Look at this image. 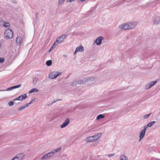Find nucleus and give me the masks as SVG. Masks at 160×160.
<instances>
[{
    "label": "nucleus",
    "mask_w": 160,
    "mask_h": 160,
    "mask_svg": "<svg viewBox=\"0 0 160 160\" xmlns=\"http://www.w3.org/2000/svg\"><path fill=\"white\" fill-rule=\"evenodd\" d=\"M2 22L3 23V26L6 28L10 26V23L8 22H6L4 21L2 22Z\"/></svg>",
    "instance_id": "nucleus-20"
},
{
    "label": "nucleus",
    "mask_w": 160,
    "mask_h": 160,
    "mask_svg": "<svg viewBox=\"0 0 160 160\" xmlns=\"http://www.w3.org/2000/svg\"><path fill=\"white\" fill-rule=\"evenodd\" d=\"M65 0H59L58 1V4L60 5L63 3Z\"/></svg>",
    "instance_id": "nucleus-32"
},
{
    "label": "nucleus",
    "mask_w": 160,
    "mask_h": 160,
    "mask_svg": "<svg viewBox=\"0 0 160 160\" xmlns=\"http://www.w3.org/2000/svg\"><path fill=\"white\" fill-rule=\"evenodd\" d=\"M75 0H67V2H71L75 1Z\"/></svg>",
    "instance_id": "nucleus-37"
},
{
    "label": "nucleus",
    "mask_w": 160,
    "mask_h": 160,
    "mask_svg": "<svg viewBox=\"0 0 160 160\" xmlns=\"http://www.w3.org/2000/svg\"><path fill=\"white\" fill-rule=\"evenodd\" d=\"M28 107V105L26 104H25L24 106H22L19 107L18 108V110L19 111H21L22 110L24 109L25 108H27Z\"/></svg>",
    "instance_id": "nucleus-22"
},
{
    "label": "nucleus",
    "mask_w": 160,
    "mask_h": 160,
    "mask_svg": "<svg viewBox=\"0 0 160 160\" xmlns=\"http://www.w3.org/2000/svg\"><path fill=\"white\" fill-rule=\"evenodd\" d=\"M120 160H128V158L124 154H123L121 156Z\"/></svg>",
    "instance_id": "nucleus-18"
},
{
    "label": "nucleus",
    "mask_w": 160,
    "mask_h": 160,
    "mask_svg": "<svg viewBox=\"0 0 160 160\" xmlns=\"http://www.w3.org/2000/svg\"><path fill=\"white\" fill-rule=\"evenodd\" d=\"M94 78L93 77H87L84 78L83 80H80L78 81V85L83 84L86 82H90L91 81H93Z\"/></svg>",
    "instance_id": "nucleus-1"
},
{
    "label": "nucleus",
    "mask_w": 160,
    "mask_h": 160,
    "mask_svg": "<svg viewBox=\"0 0 160 160\" xmlns=\"http://www.w3.org/2000/svg\"><path fill=\"white\" fill-rule=\"evenodd\" d=\"M22 42V39L20 37H18L16 39V42L18 45H20Z\"/></svg>",
    "instance_id": "nucleus-15"
},
{
    "label": "nucleus",
    "mask_w": 160,
    "mask_h": 160,
    "mask_svg": "<svg viewBox=\"0 0 160 160\" xmlns=\"http://www.w3.org/2000/svg\"><path fill=\"white\" fill-rule=\"evenodd\" d=\"M78 52V51H76V49L75 52L74 53V54L75 55L76 54L77 52Z\"/></svg>",
    "instance_id": "nucleus-39"
},
{
    "label": "nucleus",
    "mask_w": 160,
    "mask_h": 160,
    "mask_svg": "<svg viewBox=\"0 0 160 160\" xmlns=\"http://www.w3.org/2000/svg\"><path fill=\"white\" fill-rule=\"evenodd\" d=\"M14 104V102L13 101H10L8 103V105L10 106H12Z\"/></svg>",
    "instance_id": "nucleus-33"
},
{
    "label": "nucleus",
    "mask_w": 160,
    "mask_h": 160,
    "mask_svg": "<svg viewBox=\"0 0 160 160\" xmlns=\"http://www.w3.org/2000/svg\"><path fill=\"white\" fill-rule=\"evenodd\" d=\"M155 121H153L149 123L147 125L144 126H146L147 128L148 127H151L155 123Z\"/></svg>",
    "instance_id": "nucleus-19"
},
{
    "label": "nucleus",
    "mask_w": 160,
    "mask_h": 160,
    "mask_svg": "<svg viewBox=\"0 0 160 160\" xmlns=\"http://www.w3.org/2000/svg\"><path fill=\"white\" fill-rule=\"evenodd\" d=\"M52 49H53V48H50V51H51Z\"/></svg>",
    "instance_id": "nucleus-44"
},
{
    "label": "nucleus",
    "mask_w": 160,
    "mask_h": 160,
    "mask_svg": "<svg viewBox=\"0 0 160 160\" xmlns=\"http://www.w3.org/2000/svg\"><path fill=\"white\" fill-rule=\"evenodd\" d=\"M57 101V100L54 101L53 102H52V103H54L56 102Z\"/></svg>",
    "instance_id": "nucleus-41"
},
{
    "label": "nucleus",
    "mask_w": 160,
    "mask_h": 160,
    "mask_svg": "<svg viewBox=\"0 0 160 160\" xmlns=\"http://www.w3.org/2000/svg\"><path fill=\"white\" fill-rule=\"evenodd\" d=\"M76 51L78 52H82L84 51V48L83 46L82 45H81L80 46H79V47H78L76 49Z\"/></svg>",
    "instance_id": "nucleus-17"
},
{
    "label": "nucleus",
    "mask_w": 160,
    "mask_h": 160,
    "mask_svg": "<svg viewBox=\"0 0 160 160\" xmlns=\"http://www.w3.org/2000/svg\"><path fill=\"white\" fill-rule=\"evenodd\" d=\"M159 1V0H158V1H157L158 2V1Z\"/></svg>",
    "instance_id": "nucleus-45"
},
{
    "label": "nucleus",
    "mask_w": 160,
    "mask_h": 160,
    "mask_svg": "<svg viewBox=\"0 0 160 160\" xmlns=\"http://www.w3.org/2000/svg\"><path fill=\"white\" fill-rule=\"evenodd\" d=\"M98 143V142H97L96 143Z\"/></svg>",
    "instance_id": "nucleus-46"
},
{
    "label": "nucleus",
    "mask_w": 160,
    "mask_h": 160,
    "mask_svg": "<svg viewBox=\"0 0 160 160\" xmlns=\"http://www.w3.org/2000/svg\"><path fill=\"white\" fill-rule=\"evenodd\" d=\"M38 78H33V84L34 85L36 84L38 81Z\"/></svg>",
    "instance_id": "nucleus-23"
},
{
    "label": "nucleus",
    "mask_w": 160,
    "mask_h": 160,
    "mask_svg": "<svg viewBox=\"0 0 160 160\" xmlns=\"http://www.w3.org/2000/svg\"><path fill=\"white\" fill-rule=\"evenodd\" d=\"M102 135V133H99L98 134H95V135L96 136V137L97 138H98V139L101 137Z\"/></svg>",
    "instance_id": "nucleus-31"
},
{
    "label": "nucleus",
    "mask_w": 160,
    "mask_h": 160,
    "mask_svg": "<svg viewBox=\"0 0 160 160\" xmlns=\"http://www.w3.org/2000/svg\"><path fill=\"white\" fill-rule=\"evenodd\" d=\"M151 112L149 114H146L143 116V118L144 119H147L151 115Z\"/></svg>",
    "instance_id": "nucleus-27"
},
{
    "label": "nucleus",
    "mask_w": 160,
    "mask_h": 160,
    "mask_svg": "<svg viewBox=\"0 0 160 160\" xmlns=\"http://www.w3.org/2000/svg\"><path fill=\"white\" fill-rule=\"evenodd\" d=\"M4 35L9 39L12 38L13 36V33L12 31L10 29H7L4 32Z\"/></svg>",
    "instance_id": "nucleus-2"
},
{
    "label": "nucleus",
    "mask_w": 160,
    "mask_h": 160,
    "mask_svg": "<svg viewBox=\"0 0 160 160\" xmlns=\"http://www.w3.org/2000/svg\"><path fill=\"white\" fill-rule=\"evenodd\" d=\"M160 17H156L154 19L153 22L156 24H158L159 23Z\"/></svg>",
    "instance_id": "nucleus-16"
},
{
    "label": "nucleus",
    "mask_w": 160,
    "mask_h": 160,
    "mask_svg": "<svg viewBox=\"0 0 160 160\" xmlns=\"http://www.w3.org/2000/svg\"><path fill=\"white\" fill-rule=\"evenodd\" d=\"M62 73L60 72H56L53 73L52 72L50 73L49 75V77L51 79H53L54 78H56L58 77Z\"/></svg>",
    "instance_id": "nucleus-4"
},
{
    "label": "nucleus",
    "mask_w": 160,
    "mask_h": 160,
    "mask_svg": "<svg viewBox=\"0 0 160 160\" xmlns=\"http://www.w3.org/2000/svg\"><path fill=\"white\" fill-rule=\"evenodd\" d=\"M21 86V84H19V85H18L13 86L10 87L9 88H8L6 90H4V91H11L14 89H15L16 88H20Z\"/></svg>",
    "instance_id": "nucleus-14"
},
{
    "label": "nucleus",
    "mask_w": 160,
    "mask_h": 160,
    "mask_svg": "<svg viewBox=\"0 0 160 160\" xmlns=\"http://www.w3.org/2000/svg\"><path fill=\"white\" fill-rule=\"evenodd\" d=\"M119 28L125 30L129 29V28L128 23H124L122 24L119 27Z\"/></svg>",
    "instance_id": "nucleus-13"
},
{
    "label": "nucleus",
    "mask_w": 160,
    "mask_h": 160,
    "mask_svg": "<svg viewBox=\"0 0 160 160\" xmlns=\"http://www.w3.org/2000/svg\"><path fill=\"white\" fill-rule=\"evenodd\" d=\"M103 39L104 38L103 37L99 36L95 40L94 43H95L98 45H100L101 44L102 41Z\"/></svg>",
    "instance_id": "nucleus-9"
},
{
    "label": "nucleus",
    "mask_w": 160,
    "mask_h": 160,
    "mask_svg": "<svg viewBox=\"0 0 160 160\" xmlns=\"http://www.w3.org/2000/svg\"><path fill=\"white\" fill-rule=\"evenodd\" d=\"M66 36L65 34L62 35L61 36L57 38V40L54 42V44H58L61 42L66 38Z\"/></svg>",
    "instance_id": "nucleus-3"
},
{
    "label": "nucleus",
    "mask_w": 160,
    "mask_h": 160,
    "mask_svg": "<svg viewBox=\"0 0 160 160\" xmlns=\"http://www.w3.org/2000/svg\"><path fill=\"white\" fill-rule=\"evenodd\" d=\"M52 64V60H49L46 61V64L48 66H50Z\"/></svg>",
    "instance_id": "nucleus-26"
},
{
    "label": "nucleus",
    "mask_w": 160,
    "mask_h": 160,
    "mask_svg": "<svg viewBox=\"0 0 160 160\" xmlns=\"http://www.w3.org/2000/svg\"><path fill=\"white\" fill-rule=\"evenodd\" d=\"M53 104V103L52 102V103H49V104H48V106H50L52 104Z\"/></svg>",
    "instance_id": "nucleus-40"
},
{
    "label": "nucleus",
    "mask_w": 160,
    "mask_h": 160,
    "mask_svg": "<svg viewBox=\"0 0 160 160\" xmlns=\"http://www.w3.org/2000/svg\"><path fill=\"white\" fill-rule=\"evenodd\" d=\"M38 89L36 88H33L31 90L29 91L30 93H32L33 92H38Z\"/></svg>",
    "instance_id": "nucleus-25"
},
{
    "label": "nucleus",
    "mask_w": 160,
    "mask_h": 160,
    "mask_svg": "<svg viewBox=\"0 0 160 160\" xmlns=\"http://www.w3.org/2000/svg\"><path fill=\"white\" fill-rule=\"evenodd\" d=\"M147 128V127L146 126H144L143 129L140 132L139 134L140 140H139V141H140L144 137Z\"/></svg>",
    "instance_id": "nucleus-7"
},
{
    "label": "nucleus",
    "mask_w": 160,
    "mask_h": 160,
    "mask_svg": "<svg viewBox=\"0 0 160 160\" xmlns=\"http://www.w3.org/2000/svg\"><path fill=\"white\" fill-rule=\"evenodd\" d=\"M61 148L60 147L58 148L55 149L53 150L51 152L48 153L47 154L48 157H50L54 155V154L58 152L59 151L61 150Z\"/></svg>",
    "instance_id": "nucleus-5"
},
{
    "label": "nucleus",
    "mask_w": 160,
    "mask_h": 160,
    "mask_svg": "<svg viewBox=\"0 0 160 160\" xmlns=\"http://www.w3.org/2000/svg\"><path fill=\"white\" fill-rule=\"evenodd\" d=\"M128 23L129 28V29L134 28L137 25V22H132Z\"/></svg>",
    "instance_id": "nucleus-12"
},
{
    "label": "nucleus",
    "mask_w": 160,
    "mask_h": 160,
    "mask_svg": "<svg viewBox=\"0 0 160 160\" xmlns=\"http://www.w3.org/2000/svg\"><path fill=\"white\" fill-rule=\"evenodd\" d=\"M70 122V120L69 118H66L61 125V128H62L65 127Z\"/></svg>",
    "instance_id": "nucleus-10"
},
{
    "label": "nucleus",
    "mask_w": 160,
    "mask_h": 160,
    "mask_svg": "<svg viewBox=\"0 0 160 160\" xmlns=\"http://www.w3.org/2000/svg\"><path fill=\"white\" fill-rule=\"evenodd\" d=\"M78 81H75L72 82L71 84V85L72 86H76L78 85Z\"/></svg>",
    "instance_id": "nucleus-24"
},
{
    "label": "nucleus",
    "mask_w": 160,
    "mask_h": 160,
    "mask_svg": "<svg viewBox=\"0 0 160 160\" xmlns=\"http://www.w3.org/2000/svg\"><path fill=\"white\" fill-rule=\"evenodd\" d=\"M157 81H152L150 82L149 83L152 87L153 85L156 84L157 83Z\"/></svg>",
    "instance_id": "nucleus-29"
},
{
    "label": "nucleus",
    "mask_w": 160,
    "mask_h": 160,
    "mask_svg": "<svg viewBox=\"0 0 160 160\" xmlns=\"http://www.w3.org/2000/svg\"><path fill=\"white\" fill-rule=\"evenodd\" d=\"M64 57H67V55H64Z\"/></svg>",
    "instance_id": "nucleus-43"
},
{
    "label": "nucleus",
    "mask_w": 160,
    "mask_h": 160,
    "mask_svg": "<svg viewBox=\"0 0 160 160\" xmlns=\"http://www.w3.org/2000/svg\"><path fill=\"white\" fill-rule=\"evenodd\" d=\"M4 61V58H0V62L1 63H2Z\"/></svg>",
    "instance_id": "nucleus-34"
},
{
    "label": "nucleus",
    "mask_w": 160,
    "mask_h": 160,
    "mask_svg": "<svg viewBox=\"0 0 160 160\" xmlns=\"http://www.w3.org/2000/svg\"><path fill=\"white\" fill-rule=\"evenodd\" d=\"M98 139V138H97L96 136L95 135L88 137L86 140V141L87 142H93L95 141Z\"/></svg>",
    "instance_id": "nucleus-6"
},
{
    "label": "nucleus",
    "mask_w": 160,
    "mask_h": 160,
    "mask_svg": "<svg viewBox=\"0 0 160 160\" xmlns=\"http://www.w3.org/2000/svg\"><path fill=\"white\" fill-rule=\"evenodd\" d=\"M151 87H152V86L151 85V84H150L149 83H148L145 86V89H149Z\"/></svg>",
    "instance_id": "nucleus-28"
},
{
    "label": "nucleus",
    "mask_w": 160,
    "mask_h": 160,
    "mask_svg": "<svg viewBox=\"0 0 160 160\" xmlns=\"http://www.w3.org/2000/svg\"><path fill=\"white\" fill-rule=\"evenodd\" d=\"M55 44H54V43L52 45V47H51V48H53V47H55Z\"/></svg>",
    "instance_id": "nucleus-38"
},
{
    "label": "nucleus",
    "mask_w": 160,
    "mask_h": 160,
    "mask_svg": "<svg viewBox=\"0 0 160 160\" xmlns=\"http://www.w3.org/2000/svg\"><path fill=\"white\" fill-rule=\"evenodd\" d=\"M48 158V157L47 155V154H45L44 155H43L42 157L41 158V159H46Z\"/></svg>",
    "instance_id": "nucleus-30"
},
{
    "label": "nucleus",
    "mask_w": 160,
    "mask_h": 160,
    "mask_svg": "<svg viewBox=\"0 0 160 160\" xmlns=\"http://www.w3.org/2000/svg\"><path fill=\"white\" fill-rule=\"evenodd\" d=\"M105 116L102 114H100L98 115L96 119L98 120L100 118H104Z\"/></svg>",
    "instance_id": "nucleus-21"
},
{
    "label": "nucleus",
    "mask_w": 160,
    "mask_h": 160,
    "mask_svg": "<svg viewBox=\"0 0 160 160\" xmlns=\"http://www.w3.org/2000/svg\"><path fill=\"white\" fill-rule=\"evenodd\" d=\"M62 100L61 99H58L57 100V101H61Z\"/></svg>",
    "instance_id": "nucleus-42"
},
{
    "label": "nucleus",
    "mask_w": 160,
    "mask_h": 160,
    "mask_svg": "<svg viewBox=\"0 0 160 160\" xmlns=\"http://www.w3.org/2000/svg\"><path fill=\"white\" fill-rule=\"evenodd\" d=\"M27 98V94H24L22 95H21L18 97L17 98H15L14 100V101L16 100H19L22 101L23 99H25Z\"/></svg>",
    "instance_id": "nucleus-11"
},
{
    "label": "nucleus",
    "mask_w": 160,
    "mask_h": 160,
    "mask_svg": "<svg viewBox=\"0 0 160 160\" xmlns=\"http://www.w3.org/2000/svg\"><path fill=\"white\" fill-rule=\"evenodd\" d=\"M115 155V153L111 154H109L108 156V157H111L114 156Z\"/></svg>",
    "instance_id": "nucleus-36"
},
{
    "label": "nucleus",
    "mask_w": 160,
    "mask_h": 160,
    "mask_svg": "<svg viewBox=\"0 0 160 160\" xmlns=\"http://www.w3.org/2000/svg\"><path fill=\"white\" fill-rule=\"evenodd\" d=\"M35 101V99H32L31 101L29 102V103L28 104H26L27 105H28H28L30 104H31L32 103H33V102H34V101Z\"/></svg>",
    "instance_id": "nucleus-35"
},
{
    "label": "nucleus",
    "mask_w": 160,
    "mask_h": 160,
    "mask_svg": "<svg viewBox=\"0 0 160 160\" xmlns=\"http://www.w3.org/2000/svg\"><path fill=\"white\" fill-rule=\"evenodd\" d=\"M24 156L23 153H20L17 155L16 157L13 158L12 160H20L22 159Z\"/></svg>",
    "instance_id": "nucleus-8"
}]
</instances>
